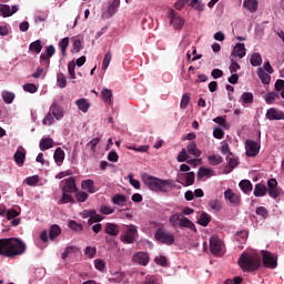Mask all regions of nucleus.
Segmentation results:
<instances>
[{
    "label": "nucleus",
    "instance_id": "nucleus-1",
    "mask_svg": "<svg viewBox=\"0 0 284 284\" xmlns=\"http://www.w3.org/2000/svg\"><path fill=\"white\" fill-rule=\"evenodd\" d=\"M26 250H28V246L20 239H0V256L14 258V256H21L22 254H26Z\"/></svg>",
    "mask_w": 284,
    "mask_h": 284
},
{
    "label": "nucleus",
    "instance_id": "nucleus-2",
    "mask_svg": "<svg viewBox=\"0 0 284 284\" xmlns=\"http://www.w3.org/2000/svg\"><path fill=\"white\" fill-rule=\"evenodd\" d=\"M142 181L151 192H168V187H174L172 180H162L148 173L142 174Z\"/></svg>",
    "mask_w": 284,
    "mask_h": 284
},
{
    "label": "nucleus",
    "instance_id": "nucleus-3",
    "mask_svg": "<svg viewBox=\"0 0 284 284\" xmlns=\"http://www.w3.org/2000/svg\"><path fill=\"white\" fill-rule=\"evenodd\" d=\"M261 255L258 253H242L239 257L237 265L244 272H256L261 267Z\"/></svg>",
    "mask_w": 284,
    "mask_h": 284
},
{
    "label": "nucleus",
    "instance_id": "nucleus-4",
    "mask_svg": "<svg viewBox=\"0 0 284 284\" xmlns=\"http://www.w3.org/2000/svg\"><path fill=\"white\" fill-rule=\"evenodd\" d=\"M154 237L156 241H159V243H163L164 245H174V234H172L170 231L158 229Z\"/></svg>",
    "mask_w": 284,
    "mask_h": 284
},
{
    "label": "nucleus",
    "instance_id": "nucleus-5",
    "mask_svg": "<svg viewBox=\"0 0 284 284\" xmlns=\"http://www.w3.org/2000/svg\"><path fill=\"white\" fill-rule=\"evenodd\" d=\"M195 179H196V174L194 172L179 173L176 178V182L181 183L183 187H190V185H194Z\"/></svg>",
    "mask_w": 284,
    "mask_h": 284
},
{
    "label": "nucleus",
    "instance_id": "nucleus-6",
    "mask_svg": "<svg viewBox=\"0 0 284 284\" xmlns=\"http://www.w3.org/2000/svg\"><path fill=\"white\" fill-rule=\"evenodd\" d=\"M169 18L171 26L174 28V30H182L183 26H185V20L183 18H180L179 14H176V11L171 9L169 11Z\"/></svg>",
    "mask_w": 284,
    "mask_h": 284
},
{
    "label": "nucleus",
    "instance_id": "nucleus-7",
    "mask_svg": "<svg viewBox=\"0 0 284 284\" xmlns=\"http://www.w3.org/2000/svg\"><path fill=\"white\" fill-rule=\"evenodd\" d=\"M223 250V242L217 236H212L210 240V252L214 256H221V251Z\"/></svg>",
    "mask_w": 284,
    "mask_h": 284
},
{
    "label": "nucleus",
    "instance_id": "nucleus-8",
    "mask_svg": "<svg viewBox=\"0 0 284 284\" xmlns=\"http://www.w3.org/2000/svg\"><path fill=\"white\" fill-rule=\"evenodd\" d=\"M263 265L270 270H276L278 263L268 251H262Z\"/></svg>",
    "mask_w": 284,
    "mask_h": 284
},
{
    "label": "nucleus",
    "instance_id": "nucleus-9",
    "mask_svg": "<svg viewBox=\"0 0 284 284\" xmlns=\"http://www.w3.org/2000/svg\"><path fill=\"white\" fill-rule=\"evenodd\" d=\"M138 230L134 225H129L124 235L122 236V243L132 244L136 239Z\"/></svg>",
    "mask_w": 284,
    "mask_h": 284
},
{
    "label": "nucleus",
    "instance_id": "nucleus-10",
    "mask_svg": "<svg viewBox=\"0 0 284 284\" xmlns=\"http://www.w3.org/2000/svg\"><path fill=\"white\" fill-rule=\"evenodd\" d=\"M246 155L256 156L261 151V144L258 142H254L253 140H247L245 142Z\"/></svg>",
    "mask_w": 284,
    "mask_h": 284
},
{
    "label": "nucleus",
    "instance_id": "nucleus-11",
    "mask_svg": "<svg viewBox=\"0 0 284 284\" xmlns=\"http://www.w3.org/2000/svg\"><path fill=\"white\" fill-rule=\"evenodd\" d=\"M265 116L268 121H284V112L276 108H270Z\"/></svg>",
    "mask_w": 284,
    "mask_h": 284
},
{
    "label": "nucleus",
    "instance_id": "nucleus-12",
    "mask_svg": "<svg viewBox=\"0 0 284 284\" xmlns=\"http://www.w3.org/2000/svg\"><path fill=\"white\" fill-rule=\"evenodd\" d=\"M134 263H139V265H148L150 263V255L146 252H138L133 255Z\"/></svg>",
    "mask_w": 284,
    "mask_h": 284
},
{
    "label": "nucleus",
    "instance_id": "nucleus-13",
    "mask_svg": "<svg viewBox=\"0 0 284 284\" xmlns=\"http://www.w3.org/2000/svg\"><path fill=\"white\" fill-rule=\"evenodd\" d=\"M224 197L227 202L232 203L233 205H239V203H241V195L234 193L232 189H227L224 192Z\"/></svg>",
    "mask_w": 284,
    "mask_h": 284
},
{
    "label": "nucleus",
    "instance_id": "nucleus-14",
    "mask_svg": "<svg viewBox=\"0 0 284 284\" xmlns=\"http://www.w3.org/2000/svg\"><path fill=\"white\" fill-rule=\"evenodd\" d=\"M62 192H67L69 194L77 192V181L74 178H69L65 181L64 186L62 187Z\"/></svg>",
    "mask_w": 284,
    "mask_h": 284
},
{
    "label": "nucleus",
    "instance_id": "nucleus-15",
    "mask_svg": "<svg viewBox=\"0 0 284 284\" xmlns=\"http://www.w3.org/2000/svg\"><path fill=\"white\" fill-rule=\"evenodd\" d=\"M104 232L105 234H109V236H119L121 229L114 223H106L104 226Z\"/></svg>",
    "mask_w": 284,
    "mask_h": 284
},
{
    "label": "nucleus",
    "instance_id": "nucleus-16",
    "mask_svg": "<svg viewBox=\"0 0 284 284\" xmlns=\"http://www.w3.org/2000/svg\"><path fill=\"white\" fill-rule=\"evenodd\" d=\"M13 159L18 165H23V163H26V149H23V146H19Z\"/></svg>",
    "mask_w": 284,
    "mask_h": 284
},
{
    "label": "nucleus",
    "instance_id": "nucleus-17",
    "mask_svg": "<svg viewBox=\"0 0 284 284\" xmlns=\"http://www.w3.org/2000/svg\"><path fill=\"white\" fill-rule=\"evenodd\" d=\"M82 190L89 192V194H94L97 192V186H94V180H83L81 182Z\"/></svg>",
    "mask_w": 284,
    "mask_h": 284
},
{
    "label": "nucleus",
    "instance_id": "nucleus-18",
    "mask_svg": "<svg viewBox=\"0 0 284 284\" xmlns=\"http://www.w3.org/2000/svg\"><path fill=\"white\" fill-rule=\"evenodd\" d=\"M186 152L189 154H192V156H195L196 159H199V156H201V154H203L201 152V150H199V148H196V142H194V141H191L187 143Z\"/></svg>",
    "mask_w": 284,
    "mask_h": 284
},
{
    "label": "nucleus",
    "instance_id": "nucleus-19",
    "mask_svg": "<svg viewBox=\"0 0 284 284\" xmlns=\"http://www.w3.org/2000/svg\"><path fill=\"white\" fill-rule=\"evenodd\" d=\"M84 216L89 217L92 223H101L103 221V216L97 214L95 210L84 211Z\"/></svg>",
    "mask_w": 284,
    "mask_h": 284
},
{
    "label": "nucleus",
    "instance_id": "nucleus-20",
    "mask_svg": "<svg viewBox=\"0 0 284 284\" xmlns=\"http://www.w3.org/2000/svg\"><path fill=\"white\" fill-rule=\"evenodd\" d=\"M180 227H186V230H191V232H196V225H194V222L183 215L180 220Z\"/></svg>",
    "mask_w": 284,
    "mask_h": 284
},
{
    "label": "nucleus",
    "instance_id": "nucleus-21",
    "mask_svg": "<svg viewBox=\"0 0 284 284\" xmlns=\"http://www.w3.org/2000/svg\"><path fill=\"white\" fill-rule=\"evenodd\" d=\"M243 8L247 9L248 12H256L258 10V0H244Z\"/></svg>",
    "mask_w": 284,
    "mask_h": 284
},
{
    "label": "nucleus",
    "instance_id": "nucleus-22",
    "mask_svg": "<svg viewBox=\"0 0 284 284\" xmlns=\"http://www.w3.org/2000/svg\"><path fill=\"white\" fill-rule=\"evenodd\" d=\"M53 159L57 165H61V163L65 161V151H63V149L61 148H57L53 154Z\"/></svg>",
    "mask_w": 284,
    "mask_h": 284
},
{
    "label": "nucleus",
    "instance_id": "nucleus-23",
    "mask_svg": "<svg viewBox=\"0 0 284 284\" xmlns=\"http://www.w3.org/2000/svg\"><path fill=\"white\" fill-rule=\"evenodd\" d=\"M232 54L233 57H239V59H243V57H245V43L235 44Z\"/></svg>",
    "mask_w": 284,
    "mask_h": 284
},
{
    "label": "nucleus",
    "instance_id": "nucleus-24",
    "mask_svg": "<svg viewBox=\"0 0 284 284\" xmlns=\"http://www.w3.org/2000/svg\"><path fill=\"white\" fill-rule=\"evenodd\" d=\"M253 194H254V196H256L257 199H258V197H262V196H265V194H267V186H265V184L257 183V184L255 185V187H254Z\"/></svg>",
    "mask_w": 284,
    "mask_h": 284
},
{
    "label": "nucleus",
    "instance_id": "nucleus-25",
    "mask_svg": "<svg viewBox=\"0 0 284 284\" xmlns=\"http://www.w3.org/2000/svg\"><path fill=\"white\" fill-rule=\"evenodd\" d=\"M182 217H183V215L181 213L172 214L169 219V223H170L171 227H174V229L180 227Z\"/></svg>",
    "mask_w": 284,
    "mask_h": 284
},
{
    "label": "nucleus",
    "instance_id": "nucleus-26",
    "mask_svg": "<svg viewBox=\"0 0 284 284\" xmlns=\"http://www.w3.org/2000/svg\"><path fill=\"white\" fill-rule=\"evenodd\" d=\"M50 113L52 114V116H54V119H57V121H60V119H63V110H61V106L57 104H52L50 106Z\"/></svg>",
    "mask_w": 284,
    "mask_h": 284
},
{
    "label": "nucleus",
    "instance_id": "nucleus-27",
    "mask_svg": "<svg viewBox=\"0 0 284 284\" xmlns=\"http://www.w3.org/2000/svg\"><path fill=\"white\" fill-rule=\"evenodd\" d=\"M57 236H61V226L53 224L49 230V239L50 241H54Z\"/></svg>",
    "mask_w": 284,
    "mask_h": 284
},
{
    "label": "nucleus",
    "instance_id": "nucleus-28",
    "mask_svg": "<svg viewBox=\"0 0 284 284\" xmlns=\"http://www.w3.org/2000/svg\"><path fill=\"white\" fill-rule=\"evenodd\" d=\"M75 105H78V109L84 113L90 110V102H88V99L85 98L77 100Z\"/></svg>",
    "mask_w": 284,
    "mask_h": 284
},
{
    "label": "nucleus",
    "instance_id": "nucleus-29",
    "mask_svg": "<svg viewBox=\"0 0 284 284\" xmlns=\"http://www.w3.org/2000/svg\"><path fill=\"white\" fill-rule=\"evenodd\" d=\"M257 77L261 79L262 83L264 85H270V82L272 81V77H270L263 68L257 69Z\"/></svg>",
    "mask_w": 284,
    "mask_h": 284
},
{
    "label": "nucleus",
    "instance_id": "nucleus-30",
    "mask_svg": "<svg viewBox=\"0 0 284 284\" xmlns=\"http://www.w3.org/2000/svg\"><path fill=\"white\" fill-rule=\"evenodd\" d=\"M50 148H54V140L44 138L40 141V150L45 152V150H50Z\"/></svg>",
    "mask_w": 284,
    "mask_h": 284
},
{
    "label": "nucleus",
    "instance_id": "nucleus-31",
    "mask_svg": "<svg viewBox=\"0 0 284 284\" xmlns=\"http://www.w3.org/2000/svg\"><path fill=\"white\" fill-rule=\"evenodd\" d=\"M119 6H121V0H113L109 7H108V14L109 17H113L116 13V10L119 9Z\"/></svg>",
    "mask_w": 284,
    "mask_h": 284
},
{
    "label": "nucleus",
    "instance_id": "nucleus-32",
    "mask_svg": "<svg viewBox=\"0 0 284 284\" xmlns=\"http://www.w3.org/2000/svg\"><path fill=\"white\" fill-rule=\"evenodd\" d=\"M211 221H212V215H210V214L203 212V213L200 215V219H199L197 223H199L200 225H202V227H207V225H210Z\"/></svg>",
    "mask_w": 284,
    "mask_h": 284
},
{
    "label": "nucleus",
    "instance_id": "nucleus-33",
    "mask_svg": "<svg viewBox=\"0 0 284 284\" xmlns=\"http://www.w3.org/2000/svg\"><path fill=\"white\" fill-rule=\"evenodd\" d=\"M30 52H36V54H40L41 50H43V44H41V40H36L29 45Z\"/></svg>",
    "mask_w": 284,
    "mask_h": 284
},
{
    "label": "nucleus",
    "instance_id": "nucleus-34",
    "mask_svg": "<svg viewBox=\"0 0 284 284\" xmlns=\"http://www.w3.org/2000/svg\"><path fill=\"white\" fill-rule=\"evenodd\" d=\"M102 99L106 105H112V90L103 89L101 91Z\"/></svg>",
    "mask_w": 284,
    "mask_h": 284
},
{
    "label": "nucleus",
    "instance_id": "nucleus-35",
    "mask_svg": "<svg viewBox=\"0 0 284 284\" xmlns=\"http://www.w3.org/2000/svg\"><path fill=\"white\" fill-rule=\"evenodd\" d=\"M276 99H280L278 92L273 91L264 95V100H265V103H267V105L274 104V101H276Z\"/></svg>",
    "mask_w": 284,
    "mask_h": 284
},
{
    "label": "nucleus",
    "instance_id": "nucleus-36",
    "mask_svg": "<svg viewBox=\"0 0 284 284\" xmlns=\"http://www.w3.org/2000/svg\"><path fill=\"white\" fill-rule=\"evenodd\" d=\"M251 65L253 68H258L263 63V58L261 57V53H253L250 59Z\"/></svg>",
    "mask_w": 284,
    "mask_h": 284
},
{
    "label": "nucleus",
    "instance_id": "nucleus-37",
    "mask_svg": "<svg viewBox=\"0 0 284 284\" xmlns=\"http://www.w3.org/2000/svg\"><path fill=\"white\" fill-rule=\"evenodd\" d=\"M240 187L244 194H250V192H252V182L250 180H242Z\"/></svg>",
    "mask_w": 284,
    "mask_h": 284
},
{
    "label": "nucleus",
    "instance_id": "nucleus-38",
    "mask_svg": "<svg viewBox=\"0 0 284 284\" xmlns=\"http://www.w3.org/2000/svg\"><path fill=\"white\" fill-rule=\"evenodd\" d=\"M68 45H70V38H63L60 42H59V48L62 52V57H67V50H68Z\"/></svg>",
    "mask_w": 284,
    "mask_h": 284
},
{
    "label": "nucleus",
    "instance_id": "nucleus-39",
    "mask_svg": "<svg viewBox=\"0 0 284 284\" xmlns=\"http://www.w3.org/2000/svg\"><path fill=\"white\" fill-rule=\"evenodd\" d=\"M99 143H101V138H94L88 143L92 155L97 154V146L99 145Z\"/></svg>",
    "mask_w": 284,
    "mask_h": 284
},
{
    "label": "nucleus",
    "instance_id": "nucleus-40",
    "mask_svg": "<svg viewBox=\"0 0 284 284\" xmlns=\"http://www.w3.org/2000/svg\"><path fill=\"white\" fill-rule=\"evenodd\" d=\"M190 159V154L187 153V150L182 149L181 152L176 156L178 163H185Z\"/></svg>",
    "mask_w": 284,
    "mask_h": 284
},
{
    "label": "nucleus",
    "instance_id": "nucleus-41",
    "mask_svg": "<svg viewBox=\"0 0 284 284\" xmlns=\"http://www.w3.org/2000/svg\"><path fill=\"white\" fill-rule=\"evenodd\" d=\"M112 201L114 205H125L128 197H125V195L123 194H116L115 196H113Z\"/></svg>",
    "mask_w": 284,
    "mask_h": 284
},
{
    "label": "nucleus",
    "instance_id": "nucleus-42",
    "mask_svg": "<svg viewBox=\"0 0 284 284\" xmlns=\"http://www.w3.org/2000/svg\"><path fill=\"white\" fill-rule=\"evenodd\" d=\"M207 159L210 165H221L223 163V156L221 155H210Z\"/></svg>",
    "mask_w": 284,
    "mask_h": 284
},
{
    "label": "nucleus",
    "instance_id": "nucleus-43",
    "mask_svg": "<svg viewBox=\"0 0 284 284\" xmlns=\"http://www.w3.org/2000/svg\"><path fill=\"white\" fill-rule=\"evenodd\" d=\"M65 203H74V199L68 192H63L62 199L59 201L60 205H64Z\"/></svg>",
    "mask_w": 284,
    "mask_h": 284
},
{
    "label": "nucleus",
    "instance_id": "nucleus-44",
    "mask_svg": "<svg viewBox=\"0 0 284 284\" xmlns=\"http://www.w3.org/2000/svg\"><path fill=\"white\" fill-rule=\"evenodd\" d=\"M241 99L245 104L254 103V94L252 92H244Z\"/></svg>",
    "mask_w": 284,
    "mask_h": 284
},
{
    "label": "nucleus",
    "instance_id": "nucleus-45",
    "mask_svg": "<svg viewBox=\"0 0 284 284\" xmlns=\"http://www.w3.org/2000/svg\"><path fill=\"white\" fill-rule=\"evenodd\" d=\"M211 175H212V170L205 166H201L197 172V179H203L205 176H211Z\"/></svg>",
    "mask_w": 284,
    "mask_h": 284
},
{
    "label": "nucleus",
    "instance_id": "nucleus-46",
    "mask_svg": "<svg viewBox=\"0 0 284 284\" xmlns=\"http://www.w3.org/2000/svg\"><path fill=\"white\" fill-rule=\"evenodd\" d=\"M110 61H112V51H108L104 54L103 61H102V68L104 70H108V68L110 67Z\"/></svg>",
    "mask_w": 284,
    "mask_h": 284
},
{
    "label": "nucleus",
    "instance_id": "nucleus-47",
    "mask_svg": "<svg viewBox=\"0 0 284 284\" xmlns=\"http://www.w3.org/2000/svg\"><path fill=\"white\" fill-rule=\"evenodd\" d=\"M209 207H211V210H213V212H221V210H222L221 201H219V200H211L209 202Z\"/></svg>",
    "mask_w": 284,
    "mask_h": 284
},
{
    "label": "nucleus",
    "instance_id": "nucleus-48",
    "mask_svg": "<svg viewBox=\"0 0 284 284\" xmlns=\"http://www.w3.org/2000/svg\"><path fill=\"white\" fill-rule=\"evenodd\" d=\"M123 278H125V273L116 272L113 274V276L110 278L111 283H121L123 282Z\"/></svg>",
    "mask_w": 284,
    "mask_h": 284
},
{
    "label": "nucleus",
    "instance_id": "nucleus-49",
    "mask_svg": "<svg viewBox=\"0 0 284 284\" xmlns=\"http://www.w3.org/2000/svg\"><path fill=\"white\" fill-rule=\"evenodd\" d=\"M74 70H77V63H74V61H70L68 63V72H69L70 79H77V73L74 72Z\"/></svg>",
    "mask_w": 284,
    "mask_h": 284
},
{
    "label": "nucleus",
    "instance_id": "nucleus-50",
    "mask_svg": "<svg viewBox=\"0 0 284 284\" xmlns=\"http://www.w3.org/2000/svg\"><path fill=\"white\" fill-rule=\"evenodd\" d=\"M0 12H1L3 19H7V17H12L11 9L8 4H1Z\"/></svg>",
    "mask_w": 284,
    "mask_h": 284
},
{
    "label": "nucleus",
    "instance_id": "nucleus-51",
    "mask_svg": "<svg viewBox=\"0 0 284 284\" xmlns=\"http://www.w3.org/2000/svg\"><path fill=\"white\" fill-rule=\"evenodd\" d=\"M77 246H67L64 252L61 254V258L63 261H65V258H68V256H70V254H74V252H77Z\"/></svg>",
    "mask_w": 284,
    "mask_h": 284
},
{
    "label": "nucleus",
    "instance_id": "nucleus-52",
    "mask_svg": "<svg viewBox=\"0 0 284 284\" xmlns=\"http://www.w3.org/2000/svg\"><path fill=\"white\" fill-rule=\"evenodd\" d=\"M2 99H3L4 103H12L14 101V93H12L10 91H3Z\"/></svg>",
    "mask_w": 284,
    "mask_h": 284
},
{
    "label": "nucleus",
    "instance_id": "nucleus-53",
    "mask_svg": "<svg viewBox=\"0 0 284 284\" xmlns=\"http://www.w3.org/2000/svg\"><path fill=\"white\" fill-rule=\"evenodd\" d=\"M236 241H239L240 243H245V241H247V236H248V233L247 231H239L236 234Z\"/></svg>",
    "mask_w": 284,
    "mask_h": 284
},
{
    "label": "nucleus",
    "instance_id": "nucleus-54",
    "mask_svg": "<svg viewBox=\"0 0 284 284\" xmlns=\"http://www.w3.org/2000/svg\"><path fill=\"white\" fill-rule=\"evenodd\" d=\"M187 105H190V95H189V93H184L182 95V100L180 102V108L182 110H185L187 108Z\"/></svg>",
    "mask_w": 284,
    "mask_h": 284
},
{
    "label": "nucleus",
    "instance_id": "nucleus-55",
    "mask_svg": "<svg viewBox=\"0 0 284 284\" xmlns=\"http://www.w3.org/2000/svg\"><path fill=\"white\" fill-rule=\"evenodd\" d=\"M21 214V209L19 211L11 209L7 211L8 221H12V219H17Z\"/></svg>",
    "mask_w": 284,
    "mask_h": 284
},
{
    "label": "nucleus",
    "instance_id": "nucleus-56",
    "mask_svg": "<svg viewBox=\"0 0 284 284\" xmlns=\"http://www.w3.org/2000/svg\"><path fill=\"white\" fill-rule=\"evenodd\" d=\"M84 254L88 256V258H94V256H97V247L87 246Z\"/></svg>",
    "mask_w": 284,
    "mask_h": 284
},
{
    "label": "nucleus",
    "instance_id": "nucleus-57",
    "mask_svg": "<svg viewBox=\"0 0 284 284\" xmlns=\"http://www.w3.org/2000/svg\"><path fill=\"white\" fill-rule=\"evenodd\" d=\"M75 199L78 203H85V201H88V193H85L84 191L77 192Z\"/></svg>",
    "mask_w": 284,
    "mask_h": 284
},
{
    "label": "nucleus",
    "instance_id": "nucleus-58",
    "mask_svg": "<svg viewBox=\"0 0 284 284\" xmlns=\"http://www.w3.org/2000/svg\"><path fill=\"white\" fill-rule=\"evenodd\" d=\"M69 227L74 232H81L83 230V225L79 224L77 221H69Z\"/></svg>",
    "mask_w": 284,
    "mask_h": 284
},
{
    "label": "nucleus",
    "instance_id": "nucleus-59",
    "mask_svg": "<svg viewBox=\"0 0 284 284\" xmlns=\"http://www.w3.org/2000/svg\"><path fill=\"white\" fill-rule=\"evenodd\" d=\"M58 85L60 88H65L68 85V80L65 79V75L63 73H59L57 77Z\"/></svg>",
    "mask_w": 284,
    "mask_h": 284
},
{
    "label": "nucleus",
    "instance_id": "nucleus-60",
    "mask_svg": "<svg viewBox=\"0 0 284 284\" xmlns=\"http://www.w3.org/2000/svg\"><path fill=\"white\" fill-rule=\"evenodd\" d=\"M154 263H156V265H161L162 267H168V257L156 256L154 258Z\"/></svg>",
    "mask_w": 284,
    "mask_h": 284
},
{
    "label": "nucleus",
    "instance_id": "nucleus-61",
    "mask_svg": "<svg viewBox=\"0 0 284 284\" xmlns=\"http://www.w3.org/2000/svg\"><path fill=\"white\" fill-rule=\"evenodd\" d=\"M236 165H239V160L234 158L229 159V170L225 171V174H230V172H232Z\"/></svg>",
    "mask_w": 284,
    "mask_h": 284
},
{
    "label": "nucleus",
    "instance_id": "nucleus-62",
    "mask_svg": "<svg viewBox=\"0 0 284 284\" xmlns=\"http://www.w3.org/2000/svg\"><path fill=\"white\" fill-rule=\"evenodd\" d=\"M191 8L197 10L199 12H203V3L200 0H192L190 3Z\"/></svg>",
    "mask_w": 284,
    "mask_h": 284
},
{
    "label": "nucleus",
    "instance_id": "nucleus-63",
    "mask_svg": "<svg viewBox=\"0 0 284 284\" xmlns=\"http://www.w3.org/2000/svg\"><path fill=\"white\" fill-rule=\"evenodd\" d=\"M24 92H30V94H34L37 92V84L33 83H27L23 85Z\"/></svg>",
    "mask_w": 284,
    "mask_h": 284
},
{
    "label": "nucleus",
    "instance_id": "nucleus-64",
    "mask_svg": "<svg viewBox=\"0 0 284 284\" xmlns=\"http://www.w3.org/2000/svg\"><path fill=\"white\" fill-rule=\"evenodd\" d=\"M82 48L81 40L77 39L73 41V49H71V52H81Z\"/></svg>",
    "mask_w": 284,
    "mask_h": 284
}]
</instances>
